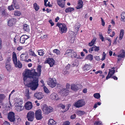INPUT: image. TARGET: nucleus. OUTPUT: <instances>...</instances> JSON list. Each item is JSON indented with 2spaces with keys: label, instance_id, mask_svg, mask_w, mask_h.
<instances>
[{
  "label": "nucleus",
  "instance_id": "1",
  "mask_svg": "<svg viewBox=\"0 0 125 125\" xmlns=\"http://www.w3.org/2000/svg\"><path fill=\"white\" fill-rule=\"evenodd\" d=\"M24 83L25 85H27V81L32 80L36 77L37 74L36 73L35 70L34 69L31 70L26 69L22 73Z\"/></svg>",
  "mask_w": 125,
  "mask_h": 125
},
{
  "label": "nucleus",
  "instance_id": "47",
  "mask_svg": "<svg viewBox=\"0 0 125 125\" xmlns=\"http://www.w3.org/2000/svg\"><path fill=\"white\" fill-rule=\"evenodd\" d=\"M14 14L15 16H20L21 14V13L20 11L17 10L14 11Z\"/></svg>",
  "mask_w": 125,
  "mask_h": 125
},
{
  "label": "nucleus",
  "instance_id": "35",
  "mask_svg": "<svg viewBox=\"0 0 125 125\" xmlns=\"http://www.w3.org/2000/svg\"><path fill=\"white\" fill-rule=\"evenodd\" d=\"M24 108V107L23 106H17L16 107V109L17 111L19 112L21 111Z\"/></svg>",
  "mask_w": 125,
  "mask_h": 125
},
{
  "label": "nucleus",
  "instance_id": "64",
  "mask_svg": "<svg viewBox=\"0 0 125 125\" xmlns=\"http://www.w3.org/2000/svg\"><path fill=\"white\" fill-rule=\"evenodd\" d=\"M87 89L86 88H84L83 90V92L84 93H86L87 92Z\"/></svg>",
  "mask_w": 125,
  "mask_h": 125
},
{
  "label": "nucleus",
  "instance_id": "25",
  "mask_svg": "<svg viewBox=\"0 0 125 125\" xmlns=\"http://www.w3.org/2000/svg\"><path fill=\"white\" fill-rule=\"evenodd\" d=\"M68 91L65 89H62L61 90L60 93L63 96H66L67 95V93Z\"/></svg>",
  "mask_w": 125,
  "mask_h": 125
},
{
  "label": "nucleus",
  "instance_id": "41",
  "mask_svg": "<svg viewBox=\"0 0 125 125\" xmlns=\"http://www.w3.org/2000/svg\"><path fill=\"white\" fill-rule=\"evenodd\" d=\"M93 59V55L91 54L88 55L86 58V59L90 61L92 60Z\"/></svg>",
  "mask_w": 125,
  "mask_h": 125
},
{
  "label": "nucleus",
  "instance_id": "57",
  "mask_svg": "<svg viewBox=\"0 0 125 125\" xmlns=\"http://www.w3.org/2000/svg\"><path fill=\"white\" fill-rule=\"evenodd\" d=\"M49 22L51 25V26H52L54 25V23L52 21V20H50L49 21Z\"/></svg>",
  "mask_w": 125,
  "mask_h": 125
},
{
  "label": "nucleus",
  "instance_id": "39",
  "mask_svg": "<svg viewBox=\"0 0 125 125\" xmlns=\"http://www.w3.org/2000/svg\"><path fill=\"white\" fill-rule=\"evenodd\" d=\"M34 9L36 11L38 10L39 9V6L37 5L36 3H35L33 4Z\"/></svg>",
  "mask_w": 125,
  "mask_h": 125
},
{
  "label": "nucleus",
  "instance_id": "34",
  "mask_svg": "<svg viewBox=\"0 0 125 125\" xmlns=\"http://www.w3.org/2000/svg\"><path fill=\"white\" fill-rule=\"evenodd\" d=\"M74 9L73 8H66L65 10V12L66 13H69L71 12L74 10Z\"/></svg>",
  "mask_w": 125,
  "mask_h": 125
},
{
  "label": "nucleus",
  "instance_id": "32",
  "mask_svg": "<svg viewBox=\"0 0 125 125\" xmlns=\"http://www.w3.org/2000/svg\"><path fill=\"white\" fill-rule=\"evenodd\" d=\"M56 122L52 119H50L49 121L48 124L49 125H56Z\"/></svg>",
  "mask_w": 125,
  "mask_h": 125
},
{
  "label": "nucleus",
  "instance_id": "48",
  "mask_svg": "<svg viewBox=\"0 0 125 125\" xmlns=\"http://www.w3.org/2000/svg\"><path fill=\"white\" fill-rule=\"evenodd\" d=\"M53 52L54 53H56L57 55L59 54L60 53V51L57 49L54 50Z\"/></svg>",
  "mask_w": 125,
  "mask_h": 125
},
{
  "label": "nucleus",
  "instance_id": "62",
  "mask_svg": "<svg viewBox=\"0 0 125 125\" xmlns=\"http://www.w3.org/2000/svg\"><path fill=\"white\" fill-rule=\"evenodd\" d=\"M4 125H10L9 122L7 121H5L4 123Z\"/></svg>",
  "mask_w": 125,
  "mask_h": 125
},
{
  "label": "nucleus",
  "instance_id": "58",
  "mask_svg": "<svg viewBox=\"0 0 125 125\" xmlns=\"http://www.w3.org/2000/svg\"><path fill=\"white\" fill-rule=\"evenodd\" d=\"M76 117L75 114H74L71 116V118L72 119H74Z\"/></svg>",
  "mask_w": 125,
  "mask_h": 125
},
{
  "label": "nucleus",
  "instance_id": "50",
  "mask_svg": "<svg viewBox=\"0 0 125 125\" xmlns=\"http://www.w3.org/2000/svg\"><path fill=\"white\" fill-rule=\"evenodd\" d=\"M58 107H61L62 109H64L65 107V105H63L62 104H59L58 105Z\"/></svg>",
  "mask_w": 125,
  "mask_h": 125
},
{
  "label": "nucleus",
  "instance_id": "63",
  "mask_svg": "<svg viewBox=\"0 0 125 125\" xmlns=\"http://www.w3.org/2000/svg\"><path fill=\"white\" fill-rule=\"evenodd\" d=\"M95 58L96 60L98 61H99L100 59V58L99 56H96L95 57Z\"/></svg>",
  "mask_w": 125,
  "mask_h": 125
},
{
  "label": "nucleus",
  "instance_id": "14",
  "mask_svg": "<svg viewBox=\"0 0 125 125\" xmlns=\"http://www.w3.org/2000/svg\"><path fill=\"white\" fill-rule=\"evenodd\" d=\"M115 72V70L114 69V68L110 69L108 75L106 77V79L107 80L110 78L114 74Z\"/></svg>",
  "mask_w": 125,
  "mask_h": 125
},
{
  "label": "nucleus",
  "instance_id": "17",
  "mask_svg": "<svg viewBox=\"0 0 125 125\" xmlns=\"http://www.w3.org/2000/svg\"><path fill=\"white\" fill-rule=\"evenodd\" d=\"M80 87V85L79 84H73L71 85V89L72 90L76 91L78 90Z\"/></svg>",
  "mask_w": 125,
  "mask_h": 125
},
{
  "label": "nucleus",
  "instance_id": "23",
  "mask_svg": "<svg viewBox=\"0 0 125 125\" xmlns=\"http://www.w3.org/2000/svg\"><path fill=\"white\" fill-rule=\"evenodd\" d=\"M20 60L21 61H25L27 58V55L24 53L22 54L20 56Z\"/></svg>",
  "mask_w": 125,
  "mask_h": 125
},
{
  "label": "nucleus",
  "instance_id": "13",
  "mask_svg": "<svg viewBox=\"0 0 125 125\" xmlns=\"http://www.w3.org/2000/svg\"><path fill=\"white\" fill-rule=\"evenodd\" d=\"M44 96V95L41 92L36 93L34 94V97L38 100L42 99Z\"/></svg>",
  "mask_w": 125,
  "mask_h": 125
},
{
  "label": "nucleus",
  "instance_id": "15",
  "mask_svg": "<svg viewBox=\"0 0 125 125\" xmlns=\"http://www.w3.org/2000/svg\"><path fill=\"white\" fill-rule=\"evenodd\" d=\"M50 98L52 100H59L60 98L59 97L57 94L56 93H53L51 94L50 96Z\"/></svg>",
  "mask_w": 125,
  "mask_h": 125
},
{
  "label": "nucleus",
  "instance_id": "27",
  "mask_svg": "<svg viewBox=\"0 0 125 125\" xmlns=\"http://www.w3.org/2000/svg\"><path fill=\"white\" fill-rule=\"evenodd\" d=\"M24 95L27 99H29L31 98V96L29 93V91L28 89H27L25 92Z\"/></svg>",
  "mask_w": 125,
  "mask_h": 125
},
{
  "label": "nucleus",
  "instance_id": "16",
  "mask_svg": "<svg viewBox=\"0 0 125 125\" xmlns=\"http://www.w3.org/2000/svg\"><path fill=\"white\" fill-rule=\"evenodd\" d=\"M47 62L50 65V67H52L54 64V61L52 58H49L47 60Z\"/></svg>",
  "mask_w": 125,
  "mask_h": 125
},
{
  "label": "nucleus",
  "instance_id": "42",
  "mask_svg": "<svg viewBox=\"0 0 125 125\" xmlns=\"http://www.w3.org/2000/svg\"><path fill=\"white\" fill-rule=\"evenodd\" d=\"M38 55L40 56H43L44 54V52L42 50H38Z\"/></svg>",
  "mask_w": 125,
  "mask_h": 125
},
{
  "label": "nucleus",
  "instance_id": "43",
  "mask_svg": "<svg viewBox=\"0 0 125 125\" xmlns=\"http://www.w3.org/2000/svg\"><path fill=\"white\" fill-rule=\"evenodd\" d=\"M94 96L95 98L98 99L100 97V96L99 93H96L94 94Z\"/></svg>",
  "mask_w": 125,
  "mask_h": 125
},
{
  "label": "nucleus",
  "instance_id": "51",
  "mask_svg": "<svg viewBox=\"0 0 125 125\" xmlns=\"http://www.w3.org/2000/svg\"><path fill=\"white\" fill-rule=\"evenodd\" d=\"M70 122L68 121H64L63 123V125H69Z\"/></svg>",
  "mask_w": 125,
  "mask_h": 125
},
{
  "label": "nucleus",
  "instance_id": "38",
  "mask_svg": "<svg viewBox=\"0 0 125 125\" xmlns=\"http://www.w3.org/2000/svg\"><path fill=\"white\" fill-rule=\"evenodd\" d=\"M96 39L94 38L92 40L91 42L89 43V45L90 46L93 45L94 44Z\"/></svg>",
  "mask_w": 125,
  "mask_h": 125
},
{
  "label": "nucleus",
  "instance_id": "18",
  "mask_svg": "<svg viewBox=\"0 0 125 125\" xmlns=\"http://www.w3.org/2000/svg\"><path fill=\"white\" fill-rule=\"evenodd\" d=\"M25 107L26 109L29 110L31 109L32 107V104L30 102H28L25 104Z\"/></svg>",
  "mask_w": 125,
  "mask_h": 125
},
{
  "label": "nucleus",
  "instance_id": "4",
  "mask_svg": "<svg viewBox=\"0 0 125 125\" xmlns=\"http://www.w3.org/2000/svg\"><path fill=\"white\" fill-rule=\"evenodd\" d=\"M57 26L59 27V31L62 34L66 32L67 29L66 25L65 24L58 23Z\"/></svg>",
  "mask_w": 125,
  "mask_h": 125
},
{
  "label": "nucleus",
  "instance_id": "22",
  "mask_svg": "<svg viewBox=\"0 0 125 125\" xmlns=\"http://www.w3.org/2000/svg\"><path fill=\"white\" fill-rule=\"evenodd\" d=\"M70 67V65H68L66 66L65 69H64L62 73L64 75L68 74L69 73V72L68 71V69Z\"/></svg>",
  "mask_w": 125,
  "mask_h": 125
},
{
  "label": "nucleus",
  "instance_id": "36",
  "mask_svg": "<svg viewBox=\"0 0 125 125\" xmlns=\"http://www.w3.org/2000/svg\"><path fill=\"white\" fill-rule=\"evenodd\" d=\"M5 96L3 94H0V103H1L5 98Z\"/></svg>",
  "mask_w": 125,
  "mask_h": 125
},
{
  "label": "nucleus",
  "instance_id": "3",
  "mask_svg": "<svg viewBox=\"0 0 125 125\" xmlns=\"http://www.w3.org/2000/svg\"><path fill=\"white\" fill-rule=\"evenodd\" d=\"M12 58L15 67H18L19 68H21L22 65L20 61H18L17 62V55L16 53L14 52H13L12 53Z\"/></svg>",
  "mask_w": 125,
  "mask_h": 125
},
{
  "label": "nucleus",
  "instance_id": "44",
  "mask_svg": "<svg viewBox=\"0 0 125 125\" xmlns=\"http://www.w3.org/2000/svg\"><path fill=\"white\" fill-rule=\"evenodd\" d=\"M93 49L94 50L95 52H98L99 50V47L96 46L95 45L93 47Z\"/></svg>",
  "mask_w": 125,
  "mask_h": 125
},
{
  "label": "nucleus",
  "instance_id": "46",
  "mask_svg": "<svg viewBox=\"0 0 125 125\" xmlns=\"http://www.w3.org/2000/svg\"><path fill=\"white\" fill-rule=\"evenodd\" d=\"M10 58L9 57H8L6 60L5 62V64H10Z\"/></svg>",
  "mask_w": 125,
  "mask_h": 125
},
{
  "label": "nucleus",
  "instance_id": "54",
  "mask_svg": "<svg viewBox=\"0 0 125 125\" xmlns=\"http://www.w3.org/2000/svg\"><path fill=\"white\" fill-rule=\"evenodd\" d=\"M8 9L10 10H14V8H13L12 5H11L10 6H9Z\"/></svg>",
  "mask_w": 125,
  "mask_h": 125
},
{
  "label": "nucleus",
  "instance_id": "28",
  "mask_svg": "<svg viewBox=\"0 0 125 125\" xmlns=\"http://www.w3.org/2000/svg\"><path fill=\"white\" fill-rule=\"evenodd\" d=\"M83 2L82 0H79L78 3V5L76 7L77 9H79L82 8L83 6Z\"/></svg>",
  "mask_w": 125,
  "mask_h": 125
},
{
  "label": "nucleus",
  "instance_id": "61",
  "mask_svg": "<svg viewBox=\"0 0 125 125\" xmlns=\"http://www.w3.org/2000/svg\"><path fill=\"white\" fill-rule=\"evenodd\" d=\"M124 34V30L123 29H121L120 31V34L123 35Z\"/></svg>",
  "mask_w": 125,
  "mask_h": 125
},
{
  "label": "nucleus",
  "instance_id": "9",
  "mask_svg": "<svg viewBox=\"0 0 125 125\" xmlns=\"http://www.w3.org/2000/svg\"><path fill=\"white\" fill-rule=\"evenodd\" d=\"M85 104V102L83 100H80L75 103L74 105L77 107L79 108L83 106Z\"/></svg>",
  "mask_w": 125,
  "mask_h": 125
},
{
  "label": "nucleus",
  "instance_id": "11",
  "mask_svg": "<svg viewBox=\"0 0 125 125\" xmlns=\"http://www.w3.org/2000/svg\"><path fill=\"white\" fill-rule=\"evenodd\" d=\"M49 82L48 83V85L52 88L54 87L56 85L55 80V78H49Z\"/></svg>",
  "mask_w": 125,
  "mask_h": 125
},
{
  "label": "nucleus",
  "instance_id": "26",
  "mask_svg": "<svg viewBox=\"0 0 125 125\" xmlns=\"http://www.w3.org/2000/svg\"><path fill=\"white\" fill-rule=\"evenodd\" d=\"M41 67H42L40 65H38V66L37 68V72H38V73H37L36 72V73H37V76L36 77L38 78V77L39 76H40V74H41Z\"/></svg>",
  "mask_w": 125,
  "mask_h": 125
},
{
  "label": "nucleus",
  "instance_id": "52",
  "mask_svg": "<svg viewBox=\"0 0 125 125\" xmlns=\"http://www.w3.org/2000/svg\"><path fill=\"white\" fill-rule=\"evenodd\" d=\"M30 54L31 55V56H36L37 55L36 54L34 53V52H33L32 51H31L30 52Z\"/></svg>",
  "mask_w": 125,
  "mask_h": 125
},
{
  "label": "nucleus",
  "instance_id": "30",
  "mask_svg": "<svg viewBox=\"0 0 125 125\" xmlns=\"http://www.w3.org/2000/svg\"><path fill=\"white\" fill-rule=\"evenodd\" d=\"M91 68V65H90L85 64L83 68V69L85 71H86Z\"/></svg>",
  "mask_w": 125,
  "mask_h": 125
},
{
  "label": "nucleus",
  "instance_id": "20",
  "mask_svg": "<svg viewBox=\"0 0 125 125\" xmlns=\"http://www.w3.org/2000/svg\"><path fill=\"white\" fill-rule=\"evenodd\" d=\"M63 0H57L58 4L62 8H63L64 7L65 2H63Z\"/></svg>",
  "mask_w": 125,
  "mask_h": 125
},
{
  "label": "nucleus",
  "instance_id": "45",
  "mask_svg": "<svg viewBox=\"0 0 125 125\" xmlns=\"http://www.w3.org/2000/svg\"><path fill=\"white\" fill-rule=\"evenodd\" d=\"M43 89L45 93L47 94L49 93V91L45 86H44Z\"/></svg>",
  "mask_w": 125,
  "mask_h": 125
},
{
  "label": "nucleus",
  "instance_id": "55",
  "mask_svg": "<svg viewBox=\"0 0 125 125\" xmlns=\"http://www.w3.org/2000/svg\"><path fill=\"white\" fill-rule=\"evenodd\" d=\"M99 36H100V39L102 40V41H104V38L103 37V36L102 34H101L99 33Z\"/></svg>",
  "mask_w": 125,
  "mask_h": 125
},
{
  "label": "nucleus",
  "instance_id": "31",
  "mask_svg": "<svg viewBox=\"0 0 125 125\" xmlns=\"http://www.w3.org/2000/svg\"><path fill=\"white\" fill-rule=\"evenodd\" d=\"M5 67L8 72H10L12 69L11 66L10 64H5Z\"/></svg>",
  "mask_w": 125,
  "mask_h": 125
},
{
  "label": "nucleus",
  "instance_id": "7",
  "mask_svg": "<svg viewBox=\"0 0 125 125\" xmlns=\"http://www.w3.org/2000/svg\"><path fill=\"white\" fill-rule=\"evenodd\" d=\"M34 113L32 111H30L27 114V117L28 121H33L34 119Z\"/></svg>",
  "mask_w": 125,
  "mask_h": 125
},
{
  "label": "nucleus",
  "instance_id": "24",
  "mask_svg": "<svg viewBox=\"0 0 125 125\" xmlns=\"http://www.w3.org/2000/svg\"><path fill=\"white\" fill-rule=\"evenodd\" d=\"M73 52L72 49H70L67 50L65 52L64 55L67 57H70L72 52Z\"/></svg>",
  "mask_w": 125,
  "mask_h": 125
},
{
  "label": "nucleus",
  "instance_id": "2",
  "mask_svg": "<svg viewBox=\"0 0 125 125\" xmlns=\"http://www.w3.org/2000/svg\"><path fill=\"white\" fill-rule=\"evenodd\" d=\"M38 78L35 77L32 80H31L32 81V82H30L29 83H27V85L32 90H35L37 88L39 84L38 83Z\"/></svg>",
  "mask_w": 125,
  "mask_h": 125
},
{
  "label": "nucleus",
  "instance_id": "37",
  "mask_svg": "<svg viewBox=\"0 0 125 125\" xmlns=\"http://www.w3.org/2000/svg\"><path fill=\"white\" fill-rule=\"evenodd\" d=\"M121 20L123 21H125V12H123L121 15Z\"/></svg>",
  "mask_w": 125,
  "mask_h": 125
},
{
  "label": "nucleus",
  "instance_id": "21",
  "mask_svg": "<svg viewBox=\"0 0 125 125\" xmlns=\"http://www.w3.org/2000/svg\"><path fill=\"white\" fill-rule=\"evenodd\" d=\"M70 57L72 58L75 57L78 59H82V58L81 57H80L79 55H77L76 53L73 50Z\"/></svg>",
  "mask_w": 125,
  "mask_h": 125
},
{
  "label": "nucleus",
  "instance_id": "6",
  "mask_svg": "<svg viewBox=\"0 0 125 125\" xmlns=\"http://www.w3.org/2000/svg\"><path fill=\"white\" fill-rule=\"evenodd\" d=\"M117 56L118 57L117 63H118L122 60V58H124L125 57V52L124 50H121Z\"/></svg>",
  "mask_w": 125,
  "mask_h": 125
},
{
  "label": "nucleus",
  "instance_id": "59",
  "mask_svg": "<svg viewBox=\"0 0 125 125\" xmlns=\"http://www.w3.org/2000/svg\"><path fill=\"white\" fill-rule=\"evenodd\" d=\"M22 49L23 48L22 46H20L17 47V50L19 51H20V50Z\"/></svg>",
  "mask_w": 125,
  "mask_h": 125
},
{
  "label": "nucleus",
  "instance_id": "33",
  "mask_svg": "<svg viewBox=\"0 0 125 125\" xmlns=\"http://www.w3.org/2000/svg\"><path fill=\"white\" fill-rule=\"evenodd\" d=\"M81 26V25L78 23H76L74 26L75 31L76 32L78 31L79 30V28Z\"/></svg>",
  "mask_w": 125,
  "mask_h": 125
},
{
  "label": "nucleus",
  "instance_id": "56",
  "mask_svg": "<svg viewBox=\"0 0 125 125\" xmlns=\"http://www.w3.org/2000/svg\"><path fill=\"white\" fill-rule=\"evenodd\" d=\"M101 21H102V24L103 26H104L105 24V23L104 22V21L102 18H101Z\"/></svg>",
  "mask_w": 125,
  "mask_h": 125
},
{
  "label": "nucleus",
  "instance_id": "29",
  "mask_svg": "<svg viewBox=\"0 0 125 125\" xmlns=\"http://www.w3.org/2000/svg\"><path fill=\"white\" fill-rule=\"evenodd\" d=\"M23 30L29 32L30 31V29L29 26L27 24H24L23 27Z\"/></svg>",
  "mask_w": 125,
  "mask_h": 125
},
{
  "label": "nucleus",
  "instance_id": "53",
  "mask_svg": "<svg viewBox=\"0 0 125 125\" xmlns=\"http://www.w3.org/2000/svg\"><path fill=\"white\" fill-rule=\"evenodd\" d=\"M14 7L16 9H18L19 8V5L16 3H15L14 5Z\"/></svg>",
  "mask_w": 125,
  "mask_h": 125
},
{
  "label": "nucleus",
  "instance_id": "49",
  "mask_svg": "<svg viewBox=\"0 0 125 125\" xmlns=\"http://www.w3.org/2000/svg\"><path fill=\"white\" fill-rule=\"evenodd\" d=\"M94 125H103L101 121H96L94 123Z\"/></svg>",
  "mask_w": 125,
  "mask_h": 125
},
{
  "label": "nucleus",
  "instance_id": "5",
  "mask_svg": "<svg viewBox=\"0 0 125 125\" xmlns=\"http://www.w3.org/2000/svg\"><path fill=\"white\" fill-rule=\"evenodd\" d=\"M43 111L45 114H48L53 110V108L51 106H48L47 105H45L43 106L42 109Z\"/></svg>",
  "mask_w": 125,
  "mask_h": 125
},
{
  "label": "nucleus",
  "instance_id": "12",
  "mask_svg": "<svg viewBox=\"0 0 125 125\" xmlns=\"http://www.w3.org/2000/svg\"><path fill=\"white\" fill-rule=\"evenodd\" d=\"M29 37L26 35L22 36L20 38V42L21 43H27V40Z\"/></svg>",
  "mask_w": 125,
  "mask_h": 125
},
{
  "label": "nucleus",
  "instance_id": "19",
  "mask_svg": "<svg viewBox=\"0 0 125 125\" xmlns=\"http://www.w3.org/2000/svg\"><path fill=\"white\" fill-rule=\"evenodd\" d=\"M16 21V19L14 18H12L8 21V25L10 26H12L15 23Z\"/></svg>",
  "mask_w": 125,
  "mask_h": 125
},
{
  "label": "nucleus",
  "instance_id": "60",
  "mask_svg": "<svg viewBox=\"0 0 125 125\" xmlns=\"http://www.w3.org/2000/svg\"><path fill=\"white\" fill-rule=\"evenodd\" d=\"M106 55H102V58L101 59V60H102V61H103L105 60Z\"/></svg>",
  "mask_w": 125,
  "mask_h": 125
},
{
  "label": "nucleus",
  "instance_id": "8",
  "mask_svg": "<svg viewBox=\"0 0 125 125\" xmlns=\"http://www.w3.org/2000/svg\"><path fill=\"white\" fill-rule=\"evenodd\" d=\"M35 115L36 120H40L42 119L43 116L42 115V111L40 109L37 110L35 113Z\"/></svg>",
  "mask_w": 125,
  "mask_h": 125
},
{
  "label": "nucleus",
  "instance_id": "40",
  "mask_svg": "<svg viewBox=\"0 0 125 125\" xmlns=\"http://www.w3.org/2000/svg\"><path fill=\"white\" fill-rule=\"evenodd\" d=\"M76 114L79 116H81L85 114V113L82 111H79L76 112Z\"/></svg>",
  "mask_w": 125,
  "mask_h": 125
},
{
  "label": "nucleus",
  "instance_id": "10",
  "mask_svg": "<svg viewBox=\"0 0 125 125\" xmlns=\"http://www.w3.org/2000/svg\"><path fill=\"white\" fill-rule=\"evenodd\" d=\"M8 118L11 122H14L15 120V114L12 112H10L8 115Z\"/></svg>",
  "mask_w": 125,
  "mask_h": 125
}]
</instances>
